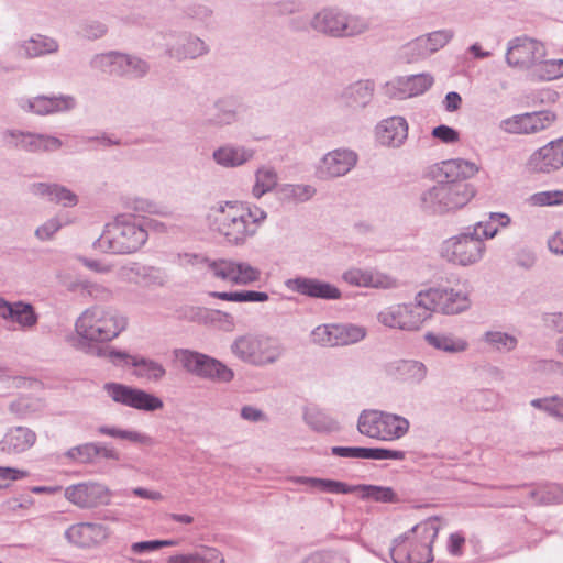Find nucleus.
I'll use <instances>...</instances> for the list:
<instances>
[{
	"label": "nucleus",
	"mask_w": 563,
	"mask_h": 563,
	"mask_svg": "<svg viewBox=\"0 0 563 563\" xmlns=\"http://www.w3.org/2000/svg\"><path fill=\"white\" fill-rule=\"evenodd\" d=\"M533 206H561L563 205V190H549L536 192L529 198Z\"/></svg>",
	"instance_id": "680f3d73"
},
{
	"label": "nucleus",
	"mask_w": 563,
	"mask_h": 563,
	"mask_svg": "<svg viewBox=\"0 0 563 563\" xmlns=\"http://www.w3.org/2000/svg\"><path fill=\"white\" fill-rule=\"evenodd\" d=\"M278 181V176L273 167L262 166L255 172V184L252 188V195L261 198L272 191Z\"/></svg>",
	"instance_id": "a18cd8bd"
},
{
	"label": "nucleus",
	"mask_w": 563,
	"mask_h": 563,
	"mask_svg": "<svg viewBox=\"0 0 563 563\" xmlns=\"http://www.w3.org/2000/svg\"><path fill=\"white\" fill-rule=\"evenodd\" d=\"M358 155L351 148L340 147L323 155L316 168L320 180H330L345 176L357 164Z\"/></svg>",
	"instance_id": "dca6fc26"
},
{
	"label": "nucleus",
	"mask_w": 563,
	"mask_h": 563,
	"mask_svg": "<svg viewBox=\"0 0 563 563\" xmlns=\"http://www.w3.org/2000/svg\"><path fill=\"white\" fill-rule=\"evenodd\" d=\"M230 350L239 361L260 368L276 364L286 353L279 338L265 333L239 335L231 343Z\"/></svg>",
	"instance_id": "423d86ee"
},
{
	"label": "nucleus",
	"mask_w": 563,
	"mask_h": 563,
	"mask_svg": "<svg viewBox=\"0 0 563 563\" xmlns=\"http://www.w3.org/2000/svg\"><path fill=\"white\" fill-rule=\"evenodd\" d=\"M305 420L314 431L318 432L330 433L339 430L338 422L328 413L318 409L307 411L305 413Z\"/></svg>",
	"instance_id": "3c124183"
},
{
	"label": "nucleus",
	"mask_w": 563,
	"mask_h": 563,
	"mask_svg": "<svg viewBox=\"0 0 563 563\" xmlns=\"http://www.w3.org/2000/svg\"><path fill=\"white\" fill-rule=\"evenodd\" d=\"M36 433L26 427L10 428L0 440V452L18 455L29 451L36 442Z\"/></svg>",
	"instance_id": "a878e982"
},
{
	"label": "nucleus",
	"mask_w": 563,
	"mask_h": 563,
	"mask_svg": "<svg viewBox=\"0 0 563 563\" xmlns=\"http://www.w3.org/2000/svg\"><path fill=\"white\" fill-rule=\"evenodd\" d=\"M62 228V222L58 218L48 219L45 223L35 230V236L41 241H47Z\"/></svg>",
	"instance_id": "774afa93"
},
{
	"label": "nucleus",
	"mask_w": 563,
	"mask_h": 563,
	"mask_svg": "<svg viewBox=\"0 0 563 563\" xmlns=\"http://www.w3.org/2000/svg\"><path fill=\"white\" fill-rule=\"evenodd\" d=\"M422 306L427 307L430 318L433 312L459 314L470 309L472 302L466 285L440 286L420 291Z\"/></svg>",
	"instance_id": "9d476101"
},
{
	"label": "nucleus",
	"mask_w": 563,
	"mask_h": 563,
	"mask_svg": "<svg viewBox=\"0 0 563 563\" xmlns=\"http://www.w3.org/2000/svg\"><path fill=\"white\" fill-rule=\"evenodd\" d=\"M65 498L79 508H93L110 503L107 486L96 482L79 483L65 489Z\"/></svg>",
	"instance_id": "6ab92c4d"
},
{
	"label": "nucleus",
	"mask_w": 563,
	"mask_h": 563,
	"mask_svg": "<svg viewBox=\"0 0 563 563\" xmlns=\"http://www.w3.org/2000/svg\"><path fill=\"white\" fill-rule=\"evenodd\" d=\"M482 342L489 350L498 353H508L516 349L518 340L515 335L499 330H489L482 335Z\"/></svg>",
	"instance_id": "58836bf2"
},
{
	"label": "nucleus",
	"mask_w": 563,
	"mask_h": 563,
	"mask_svg": "<svg viewBox=\"0 0 563 563\" xmlns=\"http://www.w3.org/2000/svg\"><path fill=\"white\" fill-rule=\"evenodd\" d=\"M103 389L114 402L136 410L152 412L164 407L159 397L136 387L111 382Z\"/></svg>",
	"instance_id": "2eb2a0df"
},
{
	"label": "nucleus",
	"mask_w": 563,
	"mask_h": 563,
	"mask_svg": "<svg viewBox=\"0 0 563 563\" xmlns=\"http://www.w3.org/2000/svg\"><path fill=\"white\" fill-rule=\"evenodd\" d=\"M478 172L475 163L454 158L432 166L434 186L420 196V207L431 213H445L464 207L474 196L473 187L465 183Z\"/></svg>",
	"instance_id": "f257e3e1"
},
{
	"label": "nucleus",
	"mask_w": 563,
	"mask_h": 563,
	"mask_svg": "<svg viewBox=\"0 0 563 563\" xmlns=\"http://www.w3.org/2000/svg\"><path fill=\"white\" fill-rule=\"evenodd\" d=\"M285 286L290 291L314 299L339 300L342 298V292L336 286L317 278L295 277L287 279Z\"/></svg>",
	"instance_id": "aec40b11"
},
{
	"label": "nucleus",
	"mask_w": 563,
	"mask_h": 563,
	"mask_svg": "<svg viewBox=\"0 0 563 563\" xmlns=\"http://www.w3.org/2000/svg\"><path fill=\"white\" fill-rule=\"evenodd\" d=\"M424 340L433 349L449 354L463 353L470 346L467 340L450 332H427Z\"/></svg>",
	"instance_id": "c85d7f7f"
},
{
	"label": "nucleus",
	"mask_w": 563,
	"mask_h": 563,
	"mask_svg": "<svg viewBox=\"0 0 563 563\" xmlns=\"http://www.w3.org/2000/svg\"><path fill=\"white\" fill-rule=\"evenodd\" d=\"M347 489L344 494H353L358 493L360 497L363 500H373L376 503L384 504H394L399 501L398 495L394 492L391 487L387 486H378V485H367V484H358V485H349Z\"/></svg>",
	"instance_id": "2f4dec72"
},
{
	"label": "nucleus",
	"mask_w": 563,
	"mask_h": 563,
	"mask_svg": "<svg viewBox=\"0 0 563 563\" xmlns=\"http://www.w3.org/2000/svg\"><path fill=\"white\" fill-rule=\"evenodd\" d=\"M398 375L407 382L419 384L427 376V367L423 363L415 360H401L396 364Z\"/></svg>",
	"instance_id": "de8ad7c7"
},
{
	"label": "nucleus",
	"mask_w": 563,
	"mask_h": 563,
	"mask_svg": "<svg viewBox=\"0 0 563 563\" xmlns=\"http://www.w3.org/2000/svg\"><path fill=\"white\" fill-rule=\"evenodd\" d=\"M409 428L410 422L406 417L377 409L363 410L357 420L361 434L380 441L399 440L408 433Z\"/></svg>",
	"instance_id": "1a4fd4ad"
},
{
	"label": "nucleus",
	"mask_w": 563,
	"mask_h": 563,
	"mask_svg": "<svg viewBox=\"0 0 563 563\" xmlns=\"http://www.w3.org/2000/svg\"><path fill=\"white\" fill-rule=\"evenodd\" d=\"M544 57V45L526 35L510 40L505 54V60L509 67L518 70H529L530 73L534 70L538 60Z\"/></svg>",
	"instance_id": "4468645a"
},
{
	"label": "nucleus",
	"mask_w": 563,
	"mask_h": 563,
	"mask_svg": "<svg viewBox=\"0 0 563 563\" xmlns=\"http://www.w3.org/2000/svg\"><path fill=\"white\" fill-rule=\"evenodd\" d=\"M200 264L212 277L234 285H250L261 278L260 268L243 261L202 258Z\"/></svg>",
	"instance_id": "ddd939ff"
},
{
	"label": "nucleus",
	"mask_w": 563,
	"mask_h": 563,
	"mask_svg": "<svg viewBox=\"0 0 563 563\" xmlns=\"http://www.w3.org/2000/svg\"><path fill=\"white\" fill-rule=\"evenodd\" d=\"M367 288L391 289L397 287V280L377 269L368 268Z\"/></svg>",
	"instance_id": "e2e57ef3"
},
{
	"label": "nucleus",
	"mask_w": 563,
	"mask_h": 563,
	"mask_svg": "<svg viewBox=\"0 0 563 563\" xmlns=\"http://www.w3.org/2000/svg\"><path fill=\"white\" fill-rule=\"evenodd\" d=\"M422 301L419 291L413 302L387 307L377 314V320L390 329L416 331L430 319V312Z\"/></svg>",
	"instance_id": "9b49d317"
},
{
	"label": "nucleus",
	"mask_w": 563,
	"mask_h": 563,
	"mask_svg": "<svg viewBox=\"0 0 563 563\" xmlns=\"http://www.w3.org/2000/svg\"><path fill=\"white\" fill-rule=\"evenodd\" d=\"M531 406L544 410L550 416H553L563 421V398L554 396L551 398H539L531 400Z\"/></svg>",
	"instance_id": "4d7b16f0"
},
{
	"label": "nucleus",
	"mask_w": 563,
	"mask_h": 563,
	"mask_svg": "<svg viewBox=\"0 0 563 563\" xmlns=\"http://www.w3.org/2000/svg\"><path fill=\"white\" fill-rule=\"evenodd\" d=\"M175 357L189 373L218 383H229L234 372L222 362L190 350H175Z\"/></svg>",
	"instance_id": "f8f14e48"
},
{
	"label": "nucleus",
	"mask_w": 563,
	"mask_h": 563,
	"mask_svg": "<svg viewBox=\"0 0 563 563\" xmlns=\"http://www.w3.org/2000/svg\"><path fill=\"white\" fill-rule=\"evenodd\" d=\"M119 54L120 51H109L95 54L89 60V66L92 70L100 74L118 77Z\"/></svg>",
	"instance_id": "79ce46f5"
},
{
	"label": "nucleus",
	"mask_w": 563,
	"mask_h": 563,
	"mask_svg": "<svg viewBox=\"0 0 563 563\" xmlns=\"http://www.w3.org/2000/svg\"><path fill=\"white\" fill-rule=\"evenodd\" d=\"M291 482L306 485L311 489V492L344 494L346 490H349L346 483L328 478L296 476L291 478Z\"/></svg>",
	"instance_id": "e433bc0d"
},
{
	"label": "nucleus",
	"mask_w": 563,
	"mask_h": 563,
	"mask_svg": "<svg viewBox=\"0 0 563 563\" xmlns=\"http://www.w3.org/2000/svg\"><path fill=\"white\" fill-rule=\"evenodd\" d=\"M147 239V229L142 223L121 216L104 227L102 234L92 246L106 253L130 254L140 250Z\"/></svg>",
	"instance_id": "0eeeda50"
},
{
	"label": "nucleus",
	"mask_w": 563,
	"mask_h": 563,
	"mask_svg": "<svg viewBox=\"0 0 563 563\" xmlns=\"http://www.w3.org/2000/svg\"><path fill=\"white\" fill-rule=\"evenodd\" d=\"M151 69L150 63L134 54L120 52L119 54V78L141 79L145 77Z\"/></svg>",
	"instance_id": "473e14b6"
},
{
	"label": "nucleus",
	"mask_w": 563,
	"mask_h": 563,
	"mask_svg": "<svg viewBox=\"0 0 563 563\" xmlns=\"http://www.w3.org/2000/svg\"><path fill=\"white\" fill-rule=\"evenodd\" d=\"M239 119L238 104L231 98H220L214 101L212 112L207 118V123L212 126L223 128L235 123Z\"/></svg>",
	"instance_id": "7c9ffc66"
},
{
	"label": "nucleus",
	"mask_w": 563,
	"mask_h": 563,
	"mask_svg": "<svg viewBox=\"0 0 563 563\" xmlns=\"http://www.w3.org/2000/svg\"><path fill=\"white\" fill-rule=\"evenodd\" d=\"M431 134L434 139H438L445 144H453L460 140V133L455 129L445 124L435 126Z\"/></svg>",
	"instance_id": "338daca9"
},
{
	"label": "nucleus",
	"mask_w": 563,
	"mask_h": 563,
	"mask_svg": "<svg viewBox=\"0 0 563 563\" xmlns=\"http://www.w3.org/2000/svg\"><path fill=\"white\" fill-rule=\"evenodd\" d=\"M126 318L109 307L92 306L76 320L75 329L85 343L109 342L126 328Z\"/></svg>",
	"instance_id": "39448f33"
},
{
	"label": "nucleus",
	"mask_w": 563,
	"mask_h": 563,
	"mask_svg": "<svg viewBox=\"0 0 563 563\" xmlns=\"http://www.w3.org/2000/svg\"><path fill=\"white\" fill-rule=\"evenodd\" d=\"M122 277L136 284L163 285L164 280L159 269L152 266L132 264L122 268Z\"/></svg>",
	"instance_id": "72a5a7b5"
},
{
	"label": "nucleus",
	"mask_w": 563,
	"mask_h": 563,
	"mask_svg": "<svg viewBox=\"0 0 563 563\" xmlns=\"http://www.w3.org/2000/svg\"><path fill=\"white\" fill-rule=\"evenodd\" d=\"M331 453L334 456H340V457L369 459V448L332 446Z\"/></svg>",
	"instance_id": "69168bd1"
},
{
	"label": "nucleus",
	"mask_w": 563,
	"mask_h": 563,
	"mask_svg": "<svg viewBox=\"0 0 563 563\" xmlns=\"http://www.w3.org/2000/svg\"><path fill=\"white\" fill-rule=\"evenodd\" d=\"M336 324V336L338 346H345L358 343L365 339L367 330L363 325L353 323H335Z\"/></svg>",
	"instance_id": "8fccbe9b"
},
{
	"label": "nucleus",
	"mask_w": 563,
	"mask_h": 563,
	"mask_svg": "<svg viewBox=\"0 0 563 563\" xmlns=\"http://www.w3.org/2000/svg\"><path fill=\"white\" fill-rule=\"evenodd\" d=\"M423 36L427 42L428 49H430V55H432L444 47L453 38L454 32L452 30H438Z\"/></svg>",
	"instance_id": "bf43d9fd"
},
{
	"label": "nucleus",
	"mask_w": 563,
	"mask_h": 563,
	"mask_svg": "<svg viewBox=\"0 0 563 563\" xmlns=\"http://www.w3.org/2000/svg\"><path fill=\"white\" fill-rule=\"evenodd\" d=\"M108 32V26L98 20H87L80 24L79 34L88 41H96L103 37Z\"/></svg>",
	"instance_id": "052dcab7"
},
{
	"label": "nucleus",
	"mask_w": 563,
	"mask_h": 563,
	"mask_svg": "<svg viewBox=\"0 0 563 563\" xmlns=\"http://www.w3.org/2000/svg\"><path fill=\"white\" fill-rule=\"evenodd\" d=\"M168 563H224V559L217 549L203 548L191 554L172 555Z\"/></svg>",
	"instance_id": "37998d69"
},
{
	"label": "nucleus",
	"mask_w": 563,
	"mask_h": 563,
	"mask_svg": "<svg viewBox=\"0 0 563 563\" xmlns=\"http://www.w3.org/2000/svg\"><path fill=\"white\" fill-rule=\"evenodd\" d=\"M209 52V46L200 37L184 33L177 36L174 44L166 47V55L178 62L199 58Z\"/></svg>",
	"instance_id": "b1692460"
},
{
	"label": "nucleus",
	"mask_w": 563,
	"mask_h": 563,
	"mask_svg": "<svg viewBox=\"0 0 563 563\" xmlns=\"http://www.w3.org/2000/svg\"><path fill=\"white\" fill-rule=\"evenodd\" d=\"M97 432L101 435H107L115 439L126 440L134 444L152 446L154 439L146 433L135 430H123L117 427L100 426Z\"/></svg>",
	"instance_id": "a19ab883"
},
{
	"label": "nucleus",
	"mask_w": 563,
	"mask_h": 563,
	"mask_svg": "<svg viewBox=\"0 0 563 563\" xmlns=\"http://www.w3.org/2000/svg\"><path fill=\"white\" fill-rule=\"evenodd\" d=\"M528 167L532 172L551 173L563 167V136L553 140L531 154Z\"/></svg>",
	"instance_id": "412c9836"
},
{
	"label": "nucleus",
	"mask_w": 563,
	"mask_h": 563,
	"mask_svg": "<svg viewBox=\"0 0 563 563\" xmlns=\"http://www.w3.org/2000/svg\"><path fill=\"white\" fill-rule=\"evenodd\" d=\"M9 145L29 153L56 152L63 142L53 135L21 130H10L5 133Z\"/></svg>",
	"instance_id": "a211bd4d"
},
{
	"label": "nucleus",
	"mask_w": 563,
	"mask_h": 563,
	"mask_svg": "<svg viewBox=\"0 0 563 563\" xmlns=\"http://www.w3.org/2000/svg\"><path fill=\"white\" fill-rule=\"evenodd\" d=\"M191 319L203 323H214L221 330L227 332H231L235 329V321L233 316L221 310H208L198 308Z\"/></svg>",
	"instance_id": "ea45409f"
},
{
	"label": "nucleus",
	"mask_w": 563,
	"mask_h": 563,
	"mask_svg": "<svg viewBox=\"0 0 563 563\" xmlns=\"http://www.w3.org/2000/svg\"><path fill=\"white\" fill-rule=\"evenodd\" d=\"M311 342L323 347L338 346L336 324H320L311 331Z\"/></svg>",
	"instance_id": "5fc2aeb1"
},
{
	"label": "nucleus",
	"mask_w": 563,
	"mask_h": 563,
	"mask_svg": "<svg viewBox=\"0 0 563 563\" xmlns=\"http://www.w3.org/2000/svg\"><path fill=\"white\" fill-rule=\"evenodd\" d=\"M434 79L430 74H418L402 78L398 81L401 98L415 97L424 93L433 85Z\"/></svg>",
	"instance_id": "4c0bfd02"
},
{
	"label": "nucleus",
	"mask_w": 563,
	"mask_h": 563,
	"mask_svg": "<svg viewBox=\"0 0 563 563\" xmlns=\"http://www.w3.org/2000/svg\"><path fill=\"white\" fill-rule=\"evenodd\" d=\"M19 107L35 115H52L68 112L77 107V100L70 95H38L35 97H22L18 101Z\"/></svg>",
	"instance_id": "f3484780"
},
{
	"label": "nucleus",
	"mask_w": 563,
	"mask_h": 563,
	"mask_svg": "<svg viewBox=\"0 0 563 563\" xmlns=\"http://www.w3.org/2000/svg\"><path fill=\"white\" fill-rule=\"evenodd\" d=\"M511 219L507 213L492 212L488 220L478 221L442 242L441 256L454 265L471 266L484 257L485 240L494 238L499 228H506Z\"/></svg>",
	"instance_id": "f03ea898"
},
{
	"label": "nucleus",
	"mask_w": 563,
	"mask_h": 563,
	"mask_svg": "<svg viewBox=\"0 0 563 563\" xmlns=\"http://www.w3.org/2000/svg\"><path fill=\"white\" fill-rule=\"evenodd\" d=\"M29 189L34 196L47 198L48 201L64 207H74L78 203L77 195L58 184L34 183L30 185Z\"/></svg>",
	"instance_id": "cd10ccee"
},
{
	"label": "nucleus",
	"mask_w": 563,
	"mask_h": 563,
	"mask_svg": "<svg viewBox=\"0 0 563 563\" xmlns=\"http://www.w3.org/2000/svg\"><path fill=\"white\" fill-rule=\"evenodd\" d=\"M342 279L351 286L366 287L368 279V268L363 269L358 267H352L343 273Z\"/></svg>",
	"instance_id": "0e129e2a"
},
{
	"label": "nucleus",
	"mask_w": 563,
	"mask_h": 563,
	"mask_svg": "<svg viewBox=\"0 0 563 563\" xmlns=\"http://www.w3.org/2000/svg\"><path fill=\"white\" fill-rule=\"evenodd\" d=\"M255 156V150L234 143H225L212 153V158L221 167L236 168L245 165Z\"/></svg>",
	"instance_id": "bb28decb"
},
{
	"label": "nucleus",
	"mask_w": 563,
	"mask_h": 563,
	"mask_svg": "<svg viewBox=\"0 0 563 563\" xmlns=\"http://www.w3.org/2000/svg\"><path fill=\"white\" fill-rule=\"evenodd\" d=\"M375 85L371 80H358L347 85L336 97L338 103L354 111L365 109L373 100Z\"/></svg>",
	"instance_id": "4be33fe9"
},
{
	"label": "nucleus",
	"mask_w": 563,
	"mask_h": 563,
	"mask_svg": "<svg viewBox=\"0 0 563 563\" xmlns=\"http://www.w3.org/2000/svg\"><path fill=\"white\" fill-rule=\"evenodd\" d=\"M316 194V187L308 184H284L278 189L282 201L295 205L309 201Z\"/></svg>",
	"instance_id": "c9c22d12"
},
{
	"label": "nucleus",
	"mask_w": 563,
	"mask_h": 563,
	"mask_svg": "<svg viewBox=\"0 0 563 563\" xmlns=\"http://www.w3.org/2000/svg\"><path fill=\"white\" fill-rule=\"evenodd\" d=\"M408 129L405 118L390 117L376 125V139L384 146L399 147L408 137Z\"/></svg>",
	"instance_id": "393cba45"
},
{
	"label": "nucleus",
	"mask_w": 563,
	"mask_h": 563,
	"mask_svg": "<svg viewBox=\"0 0 563 563\" xmlns=\"http://www.w3.org/2000/svg\"><path fill=\"white\" fill-rule=\"evenodd\" d=\"M522 115L525 134H533L549 128L555 120L551 111L525 113Z\"/></svg>",
	"instance_id": "09e8293b"
},
{
	"label": "nucleus",
	"mask_w": 563,
	"mask_h": 563,
	"mask_svg": "<svg viewBox=\"0 0 563 563\" xmlns=\"http://www.w3.org/2000/svg\"><path fill=\"white\" fill-rule=\"evenodd\" d=\"M88 352L96 354L100 357L108 358L115 366H125V365L133 366V360L137 358L136 355H130L129 353H126L124 351H119V350L111 349V347H99V346L88 345Z\"/></svg>",
	"instance_id": "864d4df0"
},
{
	"label": "nucleus",
	"mask_w": 563,
	"mask_h": 563,
	"mask_svg": "<svg viewBox=\"0 0 563 563\" xmlns=\"http://www.w3.org/2000/svg\"><path fill=\"white\" fill-rule=\"evenodd\" d=\"M133 367L135 368L134 375L136 377L153 382L161 380L166 374L161 363L143 356H137V358L133 360Z\"/></svg>",
	"instance_id": "c03bdc74"
},
{
	"label": "nucleus",
	"mask_w": 563,
	"mask_h": 563,
	"mask_svg": "<svg viewBox=\"0 0 563 563\" xmlns=\"http://www.w3.org/2000/svg\"><path fill=\"white\" fill-rule=\"evenodd\" d=\"M266 218L267 212L262 208L233 201L220 202L211 208L208 216L212 230L235 246L254 236Z\"/></svg>",
	"instance_id": "7ed1b4c3"
},
{
	"label": "nucleus",
	"mask_w": 563,
	"mask_h": 563,
	"mask_svg": "<svg viewBox=\"0 0 563 563\" xmlns=\"http://www.w3.org/2000/svg\"><path fill=\"white\" fill-rule=\"evenodd\" d=\"M532 79L550 81L563 77V59H540L530 73Z\"/></svg>",
	"instance_id": "49530a36"
},
{
	"label": "nucleus",
	"mask_w": 563,
	"mask_h": 563,
	"mask_svg": "<svg viewBox=\"0 0 563 563\" xmlns=\"http://www.w3.org/2000/svg\"><path fill=\"white\" fill-rule=\"evenodd\" d=\"M400 55L408 63L418 62L430 56L424 36H419L401 47Z\"/></svg>",
	"instance_id": "603ef678"
},
{
	"label": "nucleus",
	"mask_w": 563,
	"mask_h": 563,
	"mask_svg": "<svg viewBox=\"0 0 563 563\" xmlns=\"http://www.w3.org/2000/svg\"><path fill=\"white\" fill-rule=\"evenodd\" d=\"M65 455L80 464H90L96 461V445L95 442L84 443L70 448Z\"/></svg>",
	"instance_id": "6e6d98bb"
},
{
	"label": "nucleus",
	"mask_w": 563,
	"mask_h": 563,
	"mask_svg": "<svg viewBox=\"0 0 563 563\" xmlns=\"http://www.w3.org/2000/svg\"><path fill=\"white\" fill-rule=\"evenodd\" d=\"M8 322L16 324L20 330L27 331L37 324L38 314L31 303L18 300L12 302V311Z\"/></svg>",
	"instance_id": "f704fd0d"
},
{
	"label": "nucleus",
	"mask_w": 563,
	"mask_h": 563,
	"mask_svg": "<svg viewBox=\"0 0 563 563\" xmlns=\"http://www.w3.org/2000/svg\"><path fill=\"white\" fill-rule=\"evenodd\" d=\"M81 289L96 301L109 302L113 299L112 289L99 283L82 282Z\"/></svg>",
	"instance_id": "13d9d810"
},
{
	"label": "nucleus",
	"mask_w": 563,
	"mask_h": 563,
	"mask_svg": "<svg viewBox=\"0 0 563 563\" xmlns=\"http://www.w3.org/2000/svg\"><path fill=\"white\" fill-rule=\"evenodd\" d=\"M58 42L45 35H36L18 44V54L26 58H35L58 51Z\"/></svg>",
	"instance_id": "c756f323"
},
{
	"label": "nucleus",
	"mask_w": 563,
	"mask_h": 563,
	"mask_svg": "<svg viewBox=\"0 0 563 563\" xmlns=\"http://www.w3.org/2000/svg\"><path fill=\"white\" fill-rule=\"evenodd\" d=\"M109 536L108 527L101 523L80 522L65 531V538L81 548H89L103 542Z\"/></svg>",
	"instance_id": "5701e85b"
},
{
	"label": "nucleus",
	"mask_w": 563,
	"mask_h": 563,
	"mask_svg": "<svg viewBox=\"0 0 563 563\" xmlns=\"http://www.w3.org/2000/svg\"><path fill=\"white\" fill-rule=\"evenodd\" d=\"M440 530L439 519L428 518L396 537L389 548L393 563H429L433 560L432 544Z\"/></svg>",
	"instance_id": "20e7f679"
},
{
	"label": "nucleus",
	"mask_w": 563,
	"mask_h": 563,
	"mask_svg": "<svg viewBox=\"0 0 563 563\" xmlns=\"http://www.w3.org/2000/svg\"><path fill=\"white\" fill-rule=\"evenodd\" d=\"M312 31L334 37H356L371 30V20L352 14L338 7H325L316 12L309 21Z\"/></svg>",
	"instance_id": "6e6552de"
}]
</instances>
